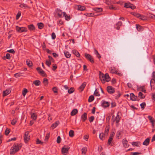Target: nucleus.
Masks as SVG:
<instances>
[{
  "instance_id": "f257e3e1",
  "label": "nucleus",
  "mask_w": 155,
  "mask_h": 155,
  "mask_svg": "<svg viewBox=\"0 0 155 155\" xmlns=\"http://www.w3.org/2000/svg\"><path fill=\"white\" fill-rule=\"evenodd\" d=\"M99 77L100 80L103 84L105 83V81L107 82L109 81L110 79L108 73H106L105 74L102 73L100 74Z\"/></svg>"
},
{
  "instance_id": "f03ea898",
  "label": "nucleus",
  "mask_w": 155,
  "mask_h": 155,
  "mask_svg": "<svg viewBox=\"0 0 155 155\" xmlns=\"http://www.w3.org/2000/svg\"><path fill=\"white\" fill-rule=\"evenodd\" d=\"M21 146L17 143H15L10 149V154H14L21 148Z\"/></svg>"
},
{
  "instance_id": "7ed1b4c3",
  "label": "nucleus",
  "mask_w": 155,
  "mask_h": 155,
  "mask_svg": "<svg viewBox=\"0 0 155 155\" xmlns=\"http://www.w3.org/2000/svg\"><path fill=\"white\" fill-rule=\"evenodd\" d=\"M70 147L68 146H64L61 149V152L63 155H66L68 154Z\"/></svg>"
},
{
  "instance_id": "20e7f679",
  "label": "nucleus",
  "mask_w": 155,
  "mask_h": 155,
  "mask_svg": "<svg viewBox=\"0 0 155 155\" xmlns=\"http://www.w3.org/2000/svg\"><path fill=\"white\" fill-rule=\"evenodd\" d=\"M16 31L19 32L21 33L23 32H26L27 30L26 28L25 27H20L18 26L16 27Z\"/></svg>"
},
{
  "instance_id": "39448f33",
  "label": "nucleus",
  "mask_w": 155,
  "mask_h": 155,
  "mask_svg": "<svg viewBox=\"0 0 155 155\" xmlns=\"http://www.w3.org/2000/svg\"><path fill=\"white\" fill-rule=\"evenodd\" d=\"M29 133L28 131L26 132L24 135V139L25 143H27L30 139V137Z\"/></svg>"
},
{
  "instance_id": "423d86ee",
  "label": "nucleus",
  "mask_w": 155,
  "mask_h": 155,
  "mask_svg": "<svg viewBox=\"0 0 155 155\" xmlns=\"http://www.w3.org/2000/svg\"><path fill=\"white\" fill-rule=\"evenodd\" d=\"M84 56L91 63H94V61L92 57L88 54L85 53Z\"/></svg>"
},
{
  "instance_id": "0eeeda50",
  "label": "nucleus",
  "mask_w": 155,
  "mask_h": 155,
  "mask_svg": "<svg viewBox=\"0 0 155 155\" xmlns=\"http://www.w3.org/2000/svg\"><path fill=\"white\" fill-rule=\"evenodd\" d=\"M107 90L108 92L110 94H113L115 91L114 88L111 86H108L107 87Z\"/></svg>"
},
{
  "instance_id": "6e6552de",
  "label": "nucleus",
  "mask_w": 155,
  "mask_h": 155,
  "mask_svg": "<svg viewBox=\"0 0 155 155\" xmlns=\"http://www.w3.org/2000/svg\"><path fill=\"white\" fill-rule=\"evenodd\" d=\"M33 110H32L31 112V117L34 120H35L37 119V116L36 114L33 112Z\"/></svg>"
},
{
  "instance_id": "1a4fd4ad",
  "label": "nucleus",
  "mask_w": 155,
  "mask_h": 155,
  "mask_svg": "<svg viewBox=\"0 0 155 155\" xmlns=\"http://www.w3.org/2000/svg\"><path fill=\"white\" fill-rule=\"evenodd\" d=\"M114 135V133L113 132L110 135L109 139L108 140V143L109 145H110L111 143V142L112 141L113 137Z\"/></svg>"
},
{
  "instance_id": "9d476101",
  "label": "nucleus",
  "mask_w": 155,
  "mask_h": 155,
  "mask_svg": "<svg viewBox=\"0 0 155 155\" xmlns=\"http://www.w3.org/2000/svg\"><path fill=\"white\" fill-rule=\"evenodd\" d=\"M87 114L86 113H84L81 117V119L83 122L85 121L87 119Z\"/></svg>"
},
{
  "instance_id": "9b49d317",
  "label": "nucleus",
  "mask_w": 155,
  "mask_h": 155,
  "mask_svg": "<svg viewBox=\"0 0 155 155\" xmlns=\"http://www.w3.org/2000/svg\"><path fill=\"white\" fill-rule=\"evenodd\" d=\"M86 85V83L85 82H84L82 85L79 87V90L81 92L82 91Z\"/></svg>"
},
{
  "instance_id": "f8f14e48",
  "label": "nucleus",
  "mask_w": 155,
  "mask_h": 155,
  "mask_svg": "<svg viewBox=\"0 0 155 155\" xmlns=\"http://www.w3.org/2000/svg\"><path fill=\"white\" fill-rule=\"evenodd\" d=\"M11 91L9 89H6L5 91H4L3 92V96H5L8 94H9L11 92Z\"/></svg>"
},
{
  "instance_id": "ddd939ff",
  "label": "nucleus",
  "mask_w": 155,
  "mask_h": 155,
  "mask_svg": "<svg viewBox=\"0 0 155 155\" xmlns=\"http://www.w3.org/2000/svg\"><path fill=\"white\" fill-rule=\"evenodd\" d=\"M130 99L133 101H135L137 99V97L134 95V94L133 93L130 94Z\"/></svg>"
},
{
  "instance_id": "4468645a",
  "label": "nucleus",
  "mask_w": 155,
  "mask_h": 155,
  "mask_svg": "<svg viewBox=\"0 0 155 155\" xmlns=\"http://www.w3.org/2000/svg\"><path fill=\"white\" fill-rule=\"evenodd\" d=\"M110 105L109 103L108 102L104 101L102 104V106L104 107H108Z\"/></svg>"
},
{
  "instance_id": "2eb2a0df",
  "label": "nucleus",
  "mask_w": 155,
  "mask_h": 155,
  "mask_svg": "<svg viewBox=\"0 0 155 155\" xmlns=\"http://www.w3.org/2000/svg\"><path fill=\"white\" fill-rule=\"evenodd\" d=\"M63 14L64 16V17L65 19L66 20L68 21L71 18L70 16L69 15H68L66 12H63Z\"/></svg>"
},
{
  "instance_id": "dca6fc26",
  "label": "nucleus",
  "mask_w": 155,
  "mask_h": 155,
  "mask_svg": "<svg viewBox=\"0 0 155 155\" xmlns=\"http://www.w3.org/2000/svg\"><path fill=\"white\" fill-rule=\"evenodd\" d=\"M110 72L112 73H117V71L116 69L114 67H111L110 68Z\"/></svg>"
},
{
  "instance_id": "f3484780",
  "label": "nucleus",
  "mask_w": 155,
  "mask_h": 155,
  "mask_svg": "<svg viewBox=\"0 0 155 155\" xmlns=\"http://www.w3.org/2000/svg\"><path fill=\"white\" fill-rule=\"evenodd\" d=\"M59 124V121H56L55 122V123L52 124L51 126V127L52 128V129H54V128H55Z\"/></svg>"
},
{
  "instance_id": "a211bd4d",
  "label": "nucleus",
  "mask_w": 155,
  "mask_h": 155,
  "mask_svg": "<svg viewBox=\"0 0 155 155\" xmlns=\"http://www.w3.org/2000/svg\"><path fill=\"white\" fill-rule=\"evenodd\" d=\"M150 142V139L149 138H147L143 143V144L144 145L147 146Z\"/></svg>"
},
{
  "instance_id": "6ab92c4d",
  "label": "nucleus",
  "mask_w": 155,
  "mask_h": 155,
  "mask_svg": "<svg viewBox=\"0 0 155 155\" xmlns=\"http://www.w3.org/2000/svg\"><path fill=\"white\" fill-rule=\"evenodd\" d=\"M136 28L137 30L139 31H142L143 30V27L138 24L136 25Z\"/></svg>"
},
{
  "instance_id": "aec40b11",
  "label": "nucleus",
  "mask_w": 155,
  "mask_h": 155,
  "mask_svg": "<svg viewBox=\"0 0 155 155\" xmlns=\"http://www.w3.org/2000/svg\"><path fill=\"white\" fill-rule=\"evenodd\" d=\"M133 146H135L137 147H139L140 145V143L139 142H133L132 143Z\"/></svg>"
},
{
  "instance_id": "412c9836",
  "label": "nucleus",
  "mask_w": 155,
  "mask_h": 155,
  "mask_svg": "<svg viewBox=\"0 0 155 155\" xmlns=\"http://www.w3.org/2000/svg\"><path fill=\"white\" fill-rule=\"evenodd\" d=\"M78 112V110L77 109H73L71 112V116L75 115Z\"/></svg>"
},
{
  "instance_id": "4be33fe9",
  "label": "nucleus",
  "mask_w": 155,
  "mask_h": 155,
  "mask_svg": "<svg viewBox=\"0 0 155 155\" xmlns=\"http://www.w3.org/2000/svg\"><path fill=\"white\" fill-rule=\"evenodd\" d=\"M28 28L31 31H33L35 29V27L33 24L29 25Z\"/></svg>"
},
{
  "instance_id": "5701e85b",
  "label": "nucleus",
  "mask_w": 155,
  "mask_h": 155,
  "mask_svg": "<svg viewBox=\"0 0 155 155\" xmlns=\"http://www.w3.org/2000/svg\"><path fill=\"white\" fill-rule=\"evenodd\" d=\"M33 84H35L36 86H38L41 84V82L39 80H36L33 82Z\"/></svg>"
},
{
  "instance_id": "b1692460",
  "label": "nucleus",
  "mask_w": 155,
  "mask_h": 155,
  "mask_svg": "<svg viewBox=\"0 0 155 155\" xmlns=\"http://www.w3.org/2000/svg\"><path fill=\"white\" fill-rule=\"evenodd\" d=\"M64 54L66 57L67 58H69L71 55L69 52L67 51H65Z\"/></svg>"
},
{
  "instance_id": "393cba45",
  "label": "nucleus",
  "mask_w": 155,
  "mask_h": 155,
  "mask_svg": "<svg viewBox=\"0 0 155 155\" xmlns=\"http://www.w3.org/2000/svg\"><path fill=\"white\" fill-rule=\"evenodd\" d=\"M127 141L126 140H123V143L124 146L125 147H127L128 146V144L127 143Z\"/></svg>"
},
{
  "instance_id": "a878e982",
  "label": "nucleus",
  "mask_w": 155,
  "mask_h": 155,
  "mask_svg": "<svg viewBox=\"0 0 155 155\" xmlns=\"http://www.w3.org/2000/svg\"><path fill=\"white\" fill-rule=\"evenodd\" d=\"M85 7L83 6L79 5L78 6V9L81 11H83L85 10Z\"/></svg>"
},
{
  "instance_id": "bb28decb",
  "label": "nucleus",
  "mask_w": 155,
  "mask_h": 155,
  "mask_svg": "<svg viewBox=\"0 0 155 155\" xmlns=\"http://www.w3.org/2000/svg\"><path fill=\"white\" fill-rule=\"evenodd\" d=\"M116 118V122L117 124L119 123L120 119V117L118 115V113L116 117H115Z\"/></svg>"
},
{
  "instance_id": "cd10ccee",
  "label": "nucleus",
  "mask_w": 155,
  "mask_h": 155,
  "mask_svg": "<svg viewBox=\"0 0 155 155\" xmlns=\"http://www.w3.org/2000/svg\"><path fill=\"white\" fill-rule=\"evenodd\" d=\"M94 10L97 12H100L102 11V9L101 8H94Z\"/></svg>"
},
{
  "instance_id": "c85d7f7f",
  "label": "nucleus",
  "mask_w": 155,
  "mask_h": 155,
  "mask_svg": "<svg viewBox=\"0 0 155 155\" xmlns=\"http://www.w3.org/2000/svg\"><path fill=\"white\" fill-rule=\"evenodd\" d=\"M37 25H38V28L40 29H42L44 26V24L41 22L38 23Z\"/></svg>"
},
{
  "instance_id": "c756f323",
  "label": "nucleus",
  "mask_w": 155,
  "mask_h": 155,
  "mask_svg": "<svg viewBox=\"0 0 155 155\" xmlns=\"http://www.w3.org/2000/svg\"><path fill=\"white\" fill-rule=\"evenodd\" d=\"M73 53L78 57H80V54L76 50H74L73 51Z\"/></svg>"
},
{
  "instance_id": "7c9ffc66",
  "label": "nucleus",
  "mask_w": 155,
  "mask_h": 155,
  "mask_svg": "<svg viewBox=\"0 0 155 155\" xmlns=\"http://www.w3.org/2000/svg\"><path fill=\"white\" fill-rule=\"evenodd\" d=\"M50 133H47L46 134V136L45 137V139L44 140L45 142L47 141L48 140V139L50 137Z\"/></svg>"
},
{
  "instance_id": "2f4dec72",
  "label": "nucleus",
  "mask_w": 155,
  "mask_h": 155,
  "mask_svg": "<svg viewBox=\"0 0 155 155\" xmlns=\"http://www.w3.org/2000/svg\"><path fill=\"white\" fill-rule=\"evenodd\" d=\"M74 132L73 130H71L69 132V136L70 137H73L74 136Z\"/></svg>"
},
{
  "instance_id": "473e14b6",
  "label": "nucleus",
  "mask_w": 155,
  "mask_h": 155,
  "mask_svg": "<svg viewBox=\"0 0 155 155\" xmlns=\"http://www.w3.org/2000/svg\"><path fill=\"white\" fill-rule=\"evenodd\" d=\"M105 134L102 133H100L99 135V138L101 140H103L104 138L105 137Z\"/></svg>"
},
{
  "instance_id": "72a5a7b5",
  "label": "nucleus",
  "mask_w": 155,
  "mask_h": 155,
  "mask_svg": "<svg viewBox=\"0 0 155 155\" xmlns=\"http://www.w3.org/2000/svg\"><path fill=\"white\" fill-rule=\"evenodd\" d=\"M94 99V97L93 96L91 95L89 97L88 101L89 102L92 101Z\"/></svg>"
},
{
  "instance_id": "f704fd0d",
  "label": "nucleus",
  "mask_w": 155,
  "mask_h": 155,
  "mask_svg": "<svg viewBox=\"0 0 155 155\" xmlns=\"http://www.w3.org/2000/svg\"><path fill=\"white\" fill-rule=\"evenodd\" d=\"M109 130V127L108 126H106L105 129L104 134L106 135H107Z\"/></svg>"
},
{
  "instance_id": "c9c22d12",
  "label": "nucleus",
  "mask_w": 155,
  "mask_h": 155,
  "mask_svg": "<svg viewBox=\"0 0 155 155\" xmlns=\"http://www.w3.org/2000/svg\"><path fill=\"white\" fill-rule=\"evenodd\" d=\"M27 64L29 67L31 66L32 65V63L31 61L27 60L26 61Z\"/></svg>"
},
{
  "instance_id": "e433bc0d",
  "label": "nucleus",
  "mask_w": 155,
  "mask_h": 155,
  "mask_svg": "<svg viewBox=\"0 0 155 155\" xmlns=\"http://www.w3.org/2000/svg\"><path fill=\"white\" fill-rule=\"evenodd\" d=\"M152 78L151 80V81H152V80L154 81V83L155 82V72L153 71L152 74Z\"/></svg>"
},
{
  "instance_id": "4c0bfd02",
  "label": "nucleus",
  "mask_w": 155,
  "mask_h": 155,
  "mask_svg": "<svg viewBox=\"0 0 155 155\" xmlns=\"http://www.w3.org/2000/svg\"><path fill=\"white\" fill-rule=\"evenodd\" d=\"M81 150H82V154H85L86 153L87 151V148L86 147H83L82 148Z\"/></svg>"
},
{
  "instance_id": "58836bf2",
  "label": "nucleus",
  "mask_w": 155,
  "mask_h": 155,
  "mask_svg": "<svg viewBox=\"0 0 155 155\" xmlns=\"http://www.w3.org/2000/svg\"><path fill=\"white\" fill-rule=\"evenodd\" d=\"M18 119L17 118H15L12 120L11 121V124L13 125H15Z\"/></svg>"
},
{
  "instance_id": "ea45409f",
  "label": "nucleus",
  "mask_w": 155,
  "mask_h": 155,
  "mask_svg": "<svg viewBox=\"0 0 155 155\" xmlns=\"http://www.w3.org/2000/svg\"><path fill=\"white\" fill-rule=\"evenodd\" d=\"M131 14L137 18H139L140 16V14L137 13L132 12L131 13Z\"/></svg>"
},
{
  "instance_id": "a19ab883",
  "label": "nucleus",
  "mask_w": 155,
  "mask_h": 155,
  "mask_svg": "<svg viewBox=\"0 0 155 155\" xmlns=\"http://www.w3.org/2000/svg\"><path fill=\"white\" fill-rule=\"evenodd\" d=\"M95 53V54L96 55L97 57L98 58H101V56L98 53V51L96 50L95 49H94Z\"/></svg>"
},
{
  "instance_id": "79ce46f5",
  "label": "nucleus",
  "mask_w": 155,
  "mask_h": 155,
  "mask_svg": "<svg viewBox=\"0 0 155 155\" xmlns=\"http://www.w3.org/2000/svg\"><path fill=\"white\" fill-rule=\"evenodd\" d=\"M28 92V90L26 88L24 89L22 91V95L24 97H25L26 95V94Z\"/></svg>"
},
{
  "instance_id": "37998d69",
  "label": "nucleus",
  "mask_w": 155,
  "mask_h": 155,
  "mask_svg": "<svg viewBox=\"0 0 155 155\" xmlns=\"http://www.w3.org/2000/svg\"><path fill=\"white\" fill-rule=\"evenodd\" d=\"M74 89L73 87L71 88L68 91V93L70 94L72 93L74 91Z\"/></svg>"
},
{
  "instance_id": "c03bdc74",
  "label": "nucleus",
  "mask_w": 155,
  "mask_h": 155,
  "mask_svg": "<svg viewBox=\"0 0 155 155\" xmlns=\"http://www.w3.org/2000/svg\"><path fill=\"white\" fill-rule=\"evenodd\" d=\"M43 82L44 85L46 86L48 84V80L46 78H44L43 79Z\"/></svg>"
},
{
  "instance_id": "a18cd8bd",
  "label": "nucleus",
  "mask_w": 155,
  "mask_h": 155,
  "mask_svg": "<svg viewBox=\"0 0 155 155\" xmlns=\"http://www.w3.org/2000/svg\"><path fill=\"white\" fill-rule=\"evenodd\" d=\"M130 5H131V4L130 3H125L124 5V7L126 8H130Z\"/></svg>"
},
{
  "instance_id": "49530a36",
  "label": "nucleus",
  "mask_w": 155,
  "mask_h": 155,
  "mask_svg": "<svg viewBox=\"0 0 155 155\" xmlns=\"http://www.w3.org/2000/svg\"><path fill=\"white\" fill-rule=\"evenodd\" d=\"M138 95L139 96H140V98L143 99L145 97V96L143 95L142 93L141 92L139 93Z\"/></svg>"
},
{
  "instance_id": "de8ad7c7",
  "label": "nucleus",
  "mask_w": 155,
  "mask_h": 155,
  "mask_svg": "<svg viewBox=\"0 0 155 155\" xmlns=\"http://www.w3.org/2000/svg\"><path fill=\"white\" fill-rule=\"evenodd\" d=\"M115 94L116 95V98L117 99L121 95V94L119 91L117 92V94Z\"/></svg>"
},
{
  "instance_id": "09e8293b",
  "label": "nucleus",
  "mask_w": 155,
  "mask_h": 155,
  "mask_svg": "<svg viewBox=\"0 0 155 155\" xmlns=\"http://www.w3.org/2000/svg\"><path fill=\"white\" fill-rule=\"evenodd\" d=\"M42 76L45 77L46 76V74L45 71L43 70L40 71V72L39 73Z\"/></svg>"
},
{
  "instance_id": "8fccbe9b",
  "label": "nucleus",
  "mask_w": 155,
  "mask_h": 155,
  "mask_svg": "<svg viewBox=\"0 0 155 155\" xmlns=\"http://www.w3.org/2000/svg\"><path fill=\"white\" fill-rule=\"evenodd\" d=\"M36 143L37 144H41L42 145L43 144V143L42 142H41L40 140L38 139H37L36 140Z\"/></svg>"
},
{
  "instance_id": "3c124183",
  "label": "nucleus",
  "mask_w": 155,
  "mask_h": 155,
  "mask_svg": "<svg viewBox=\"0 0 155 155\" xmlns=\"http://www.w3.org/2000/svg\"><path fill=\"white\" fill-rule=\"evenodd\" d=\"M146 103L145 102H143L140 104L141 108L143 109L146 106Z\"/></svg>"
},
{
  "instance_id": "603ef678",
  "label": "nucleus",
  "mask_w": 155,
  "mask_h": 155,
  "mask_svg": "<svg viewBox=\"0 0 155 155\" xmlns=\"http://www.w3.org/2000/svg\"><path fill=\"white\" fill-rule=\"evenodd\" d=\"M94 94L96 96H100V94L97 91V89H96L95 90L94 93Z\"/></svg>"
},
{
  "instance_id": "864d4df0",
  "label": "nucleus",
  "mask_w": 155,
  "mask_h": 155,
  "mask_svg": "<svg viewBox=\"0 0 155 155\" xmlns=\"http://www.w3.org/2000/svg\"><path fill=\"white\" fill-rule=\"evenodd\" d=\"M122 134V131L120 130H119L117 131L116 134V136L117 137H119Z\"/></svg>"
},
{
  "instance_id": "5fc2aeb1",
  "label": "nucleus",
  "mask_w": 155,
  "mask_h": 155,
  "mask_svg": "<svg viewBox=\"0 0 155 155\" xmlns=\"http://www.w3.org/2000/svg\"><path fill=\"white\" fill-rule=\"evenodd\" d=\"M148 117L151 122H155V121L153 119V117L151 116H148Z\"/></svg>"
},
{
  "instance_id": "6e6d98bb",
  "label": "nucleus",
  "mask_w": 155,
  "mask_h": 155,
  "mask_svg": "<svg viewBox=\"0 0 155 155\" xmlns=\"http://www.w3.org/2000/svg\"><path fill=\"white\" fill-rule=\"evenodd\" d=\"M46 64L48 67H50L51 64V62L50 61L46 60Z\"/></svg>"
},
{
  "instance_id": "4d7b16f0",
  "label": "nucleus",
  "mask_w": 155,
  "mask_h": 155,
  "mask_svg": "<svg viewBox=\"0 0 155 155\" xmlns=\"http://www.w3.org/2000/svg\"><path fill=\"white\" fill-rule=\"evenodd\" d=\"M19 6L21 8H26L28 7V6L26 4H21Z\"/></svg>"
},
{
  "instance_id": "13d9d810",
  "label": "nucleus",
  "mask_w": 155,
  "mask_h": 155,
  "mask_svg": "<svg viewBox=\"0 0 155 155\" xmlns=\"http://www.w3.org/2000/svg\"><path fill=\"white\" fill-rule=\"evenodd\" d=\"M61 139L60 137V136H58V137L57 138V143H59L61 142Z\"/></svg>"
},
{
  "instance_id": "bf43d9fd",
  "label": "nucleus",
  "mask_w": 155,
  "mask_h": 155,
  "mask_svg": "<svg viewBox=\"0 0 155 155\" xmlns=\"http://www.w3.org/2000/svg\"><path fill=\"white\" fill-rule=\"evenodd\" d=\"M52 90L54 93H58V89L56 87H54L52 88Z\"/></svg>"
},
{
  "instance_id": "052dcab7",
  "label": "nucleus",
  "mask_w": 155,
  "mask_h": 155,
  "mask_svg": "<svg viewBox=\"0 0 155 155\" xmlns=\"http://www.w3.org/2000/svg\"><path fill=\"white\" fill-rule=\"evenodd\" d=\"M94 119V117L93 116H92L89 118V120L90 122H91L93 121Z\"/></svg>"
},
{
  "instance_id": "680f3d73",
  "label": "nucleus",
  "mask_w": 155,
  "mask_h": 155,
  "mask_svg": "<svg viewBox=\"0 0 155 155\" xmlns=\"http://www.w3.org/2000/svg\"><path fill=\"white\" fill-rule=\"evenodd\" d=\"M141 153H140L138 152H132L130 153V155H138Z\"/></svg>"
},
{
  "instance_id": "e2e57ef3",
  "label": "nucleus",
  "mask_w": 155,
  "mask_h": 155,
  "mask_svg": "<svg viewBox=\"0 0 155 155\" xmlns=\"http://www.w3.org/2000/svg\"><path fill=\"white\" fill-rule=\"evenodd\" d=\"M7 52L13 54H14L15 52V51L13 49L8 50L7 51Z\"/></svg>"
},
{
  "instance_id": "0e129e2a",
  "label": "nucleus",
  "mask_w": 155,
  "mask_h": 155,
  "mask_svg": "<svg viewBox=\"0 0 155 155\" xmlns=\"http://www.w3.org/2000/svg\"><path fill=\"white\" fill-rule=\"evenodd\" d=\"M56 35L53 32L51 34V38L53 39H54L56 38Z\"/></svg>"
},
{
  "instance_id": "69168bd1",
  "label": "nucleus",
  "mask_w": 155,
  "mask_h": 155,
  "mask_svg": "<svg viewBox=\"0 0 155 155\" xmlns=\"http://www.w3.org/2000/svg\"><path fill=\"white\" fill-rule=\"evenodd\" d=\"M21 13L20 12H18L16 16V19H18L21 16Z\"/></svg>"
},
{
  "instance_id": "338daca9",
  "label": "nucleus",
  "mask_w": 155,
  "mask_h": 155,
  "mask_svg": "<svg viewBox=\"0 0 155 155\" xmlns=\"http://www.w3.org/2000/svg\"><path fill=\"white\" fill-rule=\"evenodd\" d=\"M9 129H7L5 131V134L6 135H7L9 133Z\"/></svg>"
},
{
  "instance_id": "774afa93",
  "label": "nucleus",
  "mask_w": 155,
  "mask_h": 155,
  "mask_svg": "<svg viewBox=\"0 0 155 155\" xmlns=\"http://www.w3.org/2000/svg\"><path fill=\"white\" fill-rule=\"evenodd\" d=\"M5 57H6V58H7V59H10V58H11V56H10V54L8 53H7L6 54Z\"/></svg>"
}]
</instances>
